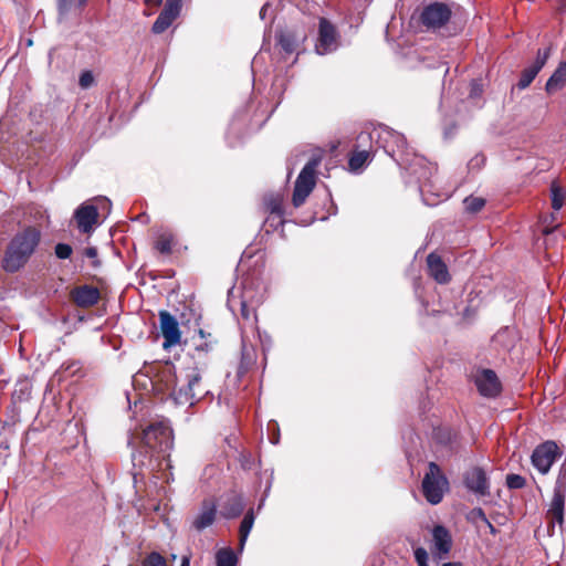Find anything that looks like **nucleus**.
<instances>
[{
    "label": "nucleus",
    "instance_id": "obj_43",
    "mask_svg": "<svg viewBox=\"0 0 566 566\" xmlns=\"http://www.w3.org/2000/svg\"><path fill=\"white\" fill-rule=\"evenodd\" d=\"M74 0H57L56 6L60 14H65L70 11Z\"/></svg>",
    "mask_w": 566,
    "mask_h": 566
},
{
    "label": "nucleus",
    "instance_id": "obj_14",
    "mask_svg": "<svg viewBox=\"0 0 566 566\" xmlns=\"http://www.w3.org/2000/svg\"><path fill=\"white\" fill-rule=\"evenodd\" d=\"M558 455V447L553 441L544 442L535 448L532 453V464L542 473L546 474Z\"/></svg>",
    "mask_w": 566,
    "mask_h": 566
},
{
    "label": "nucleus",
    "instance_id": "obj_16",
    "mask_svg": "<svg viewBox=\"0 0 566 566\" xmlns=\"http://www.w3.org/2000/svg\"><path fill=\"white\" fill-rule=\"evenodd\" d=\"M182 0H167L164 9L157 17L151 27V32L155 34L164 33L172 22L178 18L181 10Z\"/></svg>",
    "mask_w": 566,
    "mask_h": 566
},
{
    "label": "nucleus",
    "instance_id": "obj_2",
    "mask_svg": "<svg viewBox=\"0 0 566 566\" xmlns=\"http://www.w3.org/2000/svg\"><path fill=\"white\" fill-rule=\"evenodd\" d=\"M142 444L143 449H145V454H143L140 450L138 455H133L135 468L139 467L142 469L145 467L147 464L145 459H148V462H150L155 454H157L158 458L161 455L163 459L169 458V451L174 444V437L168 422L156 421L149 423L143 430Z\"/></svg>",
    "mask_w": 566,
    "mask_h": 566
},
{
    "label": "nucleus",
    "instance_id": "obj_27",
    "mask_svg": "<svg viewBox=\"0 0 566 566\" xmlns=\"http://www.w3.org/2000/svg\"><path fill=\"white\" fill-rule=\"evenodd\" d=\"M254 512H253V509H250L243 520L241 521L240 523V527H239V546H240V549H243L244 545H245V542L248 539V536L253 527V524H254Z\"/></svg>",
    "mask_w": 566,
    "mask_h": 566
},
{
    "label": "nucleus",
    "instance_id": "obj_13",
    "mask_svg": "<svg viewBox=\"0 0 566 566\" xmlns=\"http://www.w3.org/2000/svg\"><path fill=\"white\" fill-rule=\"evenodd\" d=\"M338 33L335 25L326 18H321L318 23V38L315 51L319 55L334 51L337 46Z\"/></svg>",
    "mask_w": 566,
    "mask_h": 566
},
{
    "label": "nucleus",
    "instance_id": "obj_22",
    "mask_svg": "<svg viewBox=\"0 0 566 566\" xmlns=\"http://www.w3.org/2000/svg\"><path fill=\"white\" fill-rule=\"evenodd\" d=\"M74 218L80 231L83 233H88L93 229V226L97 222V208L93 205H82L76 209Z\"/></svg>",
    "mask_w": 566,
    "mask_h": 566
},
{
    "label": "nucleus",
    "instance_id": "obj_12",
    "mask_svg": "<svg viewBox=\"0 0 566 566\" xmlns=\"http://www.w3.org/2000/svg\"><path fill=\"white\" fill-rule=\"evenodd\" d=\"M159 327L164 337L163 347L168 349L181 343V331L177 318L168 311L159 312Z\"/></svg>",
    "mask_w": 566,
    "mask_h": 566
},
{
    "label": "nucleus",
    "instance_id": "obj_34",
    "mask_svg": "<svg viewBox=\"0 0 566 566\" xmlns=\"http://www.w3.org/2000/svg\"><path fill=\"white\" fill-rule=\"evenodd\" d=\"M463 202H464L467 211H469L471 213H476V212L481 211L483 209V207L485 206V199L480 198V197H473V196L467 197Z\"/></svg>",
    "mask_w": 566,
    "mask_h": 566
},
{
    "label": "nucleus",
    "instance_id": "obj_39",
    "mask_svg": "<svg viewBox=\"0 0 566 566\" xmlns=\"http://www.w3.org/2000/svg\"><path fill=\"white\" fill-rule=\"evenodd\" d=\"M415 559L418 566H429L428 565V552L423 547H417L413 552Z\"/></svg>",
    "mask_w": 566,
    "mask_h": 566
},
{
    "label": "nucleus",
    "instance_id": "obj_52",
    "mask_svg": "<svg viewBox=\"0 0 566 566\" xmlns=\"http://www.w3.org/2000/svg\"><path fill=\"white\" fill-rule=\"evenodd\" d=\"M265 11H266V6L262 7V9L260 11V14L262 18L264 17Z\"/></svg>",
    "mask_w": 566,
    "mask_h": 566
},
{
    "label": "nucleus",
    "instance_id": "obj_30",
    "mask_svg": "<svg viewBox=\"0 0 566 566\" xmlns=\"http://www.w3.org/2000/svg\"><path fill=\"white\" fill-rule=\"evenodd\" d=\"M60 373L64 376L70 377H84L83 364L80 360H67L64 361L60 368Z\"/></svg>",
    "mask_w": 566,
    "mask_h": 566
},
{
    "label": "nucleus",
    "instance_id": "obj_42",
    "mask_svg": "<svg viewBox=\"0 0 566 566\" xmlns=\"http://www.w3.org/2000/svg\"><path fill=\"white\" fill-rule=\"evenodd\" d=\"M470 518L472 521L480 520L481 522H486L488 517L485 515V512L481 507H474L470 512Z\"/></svg>",
    "mask_w": 566,
    "mask_h": 566
},
{
    "label": "nucleus",
    "instance_id": "obj_25",
    "mask_svg": "<svg viewBox=\"0 0 566 566\" xmlns=\"http://www.w3.org/2000/svg\"><path fill=\"white\" fill-rule=\"evenodd\" d=\"M244 511V502L240 495L233 494L228 497L223 506V516L226 518H235Z\"/></svg>",
    "mask_w": 566,
    "mask_h": 566
},
{
    "label": "nucleus",
    "instance_id": "obj_37",
    "mask_svg": "<svg viewBox=\"0 0 566 566\" xmlns=\"http://www.w3.org/2000/svg\"><path fill=\"white\" fill-rule=\"evenodd\" d=\"M485 163H486L485 155L480 153V154H476L475 156H473L469 160L468 168L470 171H479L485 166Z\"/></svg>",
    "mask_w": 566,
    "mask_h": 566
},
{
    "label": "nucleus",
    "instance_id": "obj_28",
    "mask_svg": "<svg viewBox=\"0 0 566 566\" xmlns=\"http://www.w3.org/2000/svg\"><path fill=\"white\" fill-rule=\"evenodd\" d=\"M370 159L368 150H353L348 158V167L350 171L360 170Z\"/></svg>",
    "mask_w": 566,
    "mask_h": 566
},
{
    "label": "nucleus",
    "instance_id": "obj_48",
    "mask_svg": "<svg viewBox=\"0 0 566 566\" xmlns=\"http://www.w3.org/2000/svg\"><path fill=\"white\" fill-rule=\"evenodd\" d=\"M485 526L488 527V530L490 531L491 534L495 535L497 530L494 527V525L489 521V518L486 520V522H484Z\"/></svg>",
    "mask_w": 566,
    "mask_h": 566
},
{
    "label": "nucleus",
    "instance_id": "obj_1",
    "mask_svg": "<svg viewBox=\"0 0 566 566\" xmlns=\"http://www.w3.org/2000/svg\"><path fill=\"white\" fill-rule=\"evenodd\" d=\"M42 239L41 230L27 226L18 231L6 247L1 266L7 273H17L23 269L35 253Z\"/></svg>",
    "mask_w": 566,
    "mask_h": 566
},
{
    "label": "nucleus",
    "instance_id": "obj_21",
    "mask_svg": "<svg viewBox=\"0 0 566 566\" xmlns=\"http://www.w3.org/2000/svg\"><path fill=\"white\" fill-rule=\"evenodd\" d=\"M564 506H565V485L563 483L556 484L554 489L553 499L547 511V518L552 523V527L557 523L559 526L564 523Z\"/></svg>",
    "mask_w": 566,
    "mask_h": 566
},
{
    "label": "nucleus",
    "instance_id": "obj_9",
    "mask_svg": "<svg viewBox=\"0 0 566 566\" xmlns=\"http://www.w3.org/2000/svg\"><path fill=\"white\" fill-rule=\"evenodd\" d=\"M463 485L478 497L490 496V479L481 467H471L463 473Z\"/></svg>",
    "mask_w": 566,
    "mask_h": 566
},
{
    "label": "nucleus",
    "instance_id": "obj_17",
    "mask_svg": "<svg viewBox=\"0 0 566 566\" xmlns=\"http://www.w3.org/2000/svg\"><path fill=\"white\" fill-rule=\"evenodd\" d=\"M552 48L547 46L545 49H538L536 53V59L533 62L532 65L525 67L520 76V80L517 82V87L520 90H525L531 85V83L534 81V78L537 76L539 71L544 67L546 64L549 55H551Z\"/></svg>",
    "mask_w": 566,
    "mask_h": 566
},
{
    "label": "nucleus",
    "instance_id": "obj_3",
    "mask_svg": "<svg viewBox=\"0 0 566 566\" xmlns=\"http://www.w3.org/2000/svg\"><path fill=\"white\" fill-rule=\"evenodd\" d=\"M185 345L188 347L187 354L195 365L192 369L202 371L214 357L217 339L210 333L199 328L195 335L185 340Z\"/></svg>",
    "mask_w": 566,
    "mask_h": 566
},
{
    "label": "nucleus",
    "instance_id": "obj_11",
    "mask_svg": "<svg viewBox=\"0 0 566 566\" xmlns=\"http://www.w3.org/2000/svg\"><path fill=\"white\" fill-rule=\"evenodd\" d=\"M176 368L172 364H166L157 370L151 378L153 390L158 395H168L172 398V391L178 385Z\"/></svg>",
    "mask_w": 566,
    "mask_h": 566
},
{
    "label": "nucleus",
    "instance_id": "obj_41",
    "mask_svg": "<svg viewBox=\"0 0 566 566\" xmlns=\"http://www.w3.org/2000/svg\"><path fill=\"white\" fill-rule=\"evenodd\" d=\"M265 224H268L273 230H276L279 227H282L284 224L283 216L277 214H270L265 220Z\"/></svg>",
    "mask_w": 566,
    "mask_h": 566
},
{
    "label": "nucleus",
    "instance_id": "obj_15",
    "mask_svg": "<svg viewBox=\"0 0 566 566\" xmlns=\"http://www.w3.org/2000/svg\"><path fill=\"white\" fill-rule=\"evenodd\" d=\"M431 553L434 558L444 559L449 556L453 541L450 531L443 525H434L432 531Z\"/></svg>",
    "mask_w": 566,
    "mask_h": 566
},
{
    "label": "nucleus",
    "instance_id": "obj_46",
    "mask_svg": "<svg viewBox=\"0 0 566 566\" xmlns=\"http://www.w3.org/2000/svg\"><path fill=\"white\" fill-rule=\"evenodd\" d=\"M145 4L148 7H159L163 3V0H144Z\"/></svg>",
    "mask_w": 566,
    "mask_h": 566
},
{
    "label": "nucleus",
    "instance_id": "obj_19",
    "mask_svg": "<svg viewBox=\"0 0 566 566\" xmlns=\"http://www.w3.org/2000/svg\"><path fill=\"white\" fill-rule=\"evenodd\" d=\"M70 300L77 307L88 308L98 303L101 292L96 286L84 284L71 290Z\"/></svg>",
    "mask_w": 566,
    "mask_h": 566
},
{
    "label": "nucleus",
    "instance_id": "obj_45",
    "mask_svg": "<svg viewBox=\"0 0 566 566\" xmlns=\"http://www.w3.org/2000/svg\"><path fill=\"white\" fill-rule=\"evenodd\" d=\"M84 255L88 259H95L97 256V250L94 247H88L84 250Z\"/></svg>",
    "mask_w": 566,
    "mask_h": 566
},
{
    "label": "nucleus",
    "instance_id": "obj_50",
    "mask_svg": "<svg viewBox=\"0 0 566 566\" xmlns=\"http://www.w3.org/2000/svg\"><path fill=\"white\" fill-rule=\"evenodd\" d=\"M442 566H462V564L459 562H448L444 563Z\"/></svg>",
    "mask_w": 566,
    "mask_h": 566
},
{
    "label": "nucleus",
    "instance_id": "obj_53",
    "mask_svg": "<svg viewBox=\"0 0 566 566\" xmlns=\"http://www.w3.org/2000/svg\"><path fill=\"white\" fill-rule=\"evenodd\" d=\"M387 154H389L390 156H392V153L388 149H386Z\"/></svg>",
    "mask_w": 566,
    "mask_h": 566
},
{
    "label": "nucleus",
    "instance_id": "obj_47",
    "mask_svg": "<svg viewBox=\"0 0 566 566\" xmlns=\"http://www.w3.org/2000/svg\"><path fill=\"white\" fill-rule=\"evenodd\" d=\"M391 137L392 139L397 143V144H401L403 145L405 144V138L402 135L400 134H391Z\"/></svg>",
    "mask_w": 566,
    "mask_h": 566
},
{
    "label": "nucleus",
    "instance_id": "obj_5",
    "mask_svg": "<svg viewBox=\"0 0 566 566\" xmlns=\"http://www.w3.org/2000/svg\"><path fill=\"white\" fill-rule=\"evenodd\" d=\"M201 371L190 369L184 379V382L172 391V399L178 405H193L195 400L202 398L208 390L202 386Z\"/></svg>",
    "mask_w": 566,
    "mask_h": 566
},
{
    "label": "nucleus",
    "instance_id": "obj_49",
    "mask_svg": "<svg viewBox=\"0 0 566 566\" xmlns=\"http://www.w3.org/2000/svg\"><path fill=\"white\" fill-rule=\"evenodd\" d=\"M180 566H190V556L189 555L182 556Z\"/></svg>",
    "mask_w": 566,
    "mask_h": 566
},
{
    "label": "nucleus",
    "instance_id": "obj_44",
    "mask_svg": "<svg viewBox=\"0 0 566 566\" xmlns=\"http://www.w3.org/2000/svg\"><path fill=\"white\" fill-rule=\"evenodd\" d=\"M251 315L256 318V315L254 313V310H250L248 307V305L243 302L242 303V306H241V316L244 318V319H250Z\"/></svg>",
    "mask_w": 566,
    "mask_h": 566
},
{
    "label": "nucleus",
    "instance_id": "obj_35",
    "mask_svg": "<svg viewBox=\"0 0 566 566\" xmlns=\"http://www.w3.org/2000/svg\"><path fill=\"white\" fill-rule=\"evenodd\" d=\"M140 566H167V562L161 554L151 552L145 556Z\"/></svg>",
    "mask_w": 566,
    "mask_h": 566
},
{
    "label": "nucleus",
    "instance_id": "obj_33",
    "mask_svg": "<svg viewBox=\"0 0 566 566\" xmlns=\"http://www.w3.org/2000/svg\"><path fill=\"white\" fill-rule=\"evenodd\" d=\"M254 364V354L253 349H249L245 346L242 347L241 352V360L238 367V375H244L250 367Z\"/></svg>",
    "mask_w": 566,
    "mask_h": 566
},
{
    "label": "nucleus",
    "instance_id": "obj_10",
    "mask_svg": "<svg viewBox=\"0 0 566 566\" xmlns=\"http://www.w3.org/2000/svg\"><path fill=\"white\" fill-rule=\"evenodd\" d=\"M478 392L485 398H496L502 392V384L493 369H479L474 376Z\"/></svg>",
    "mask_w": 566,
    "mask_h": 566
},
{
    "label": "nucleus",
    "instance_id": "obj_6",
    "mask_svg": "<svg viewBox=\"0 0 566 566\" xmlns=\"http://www.w3.org/2000/svg\"><path fill=\"white\" fill-rule=\"evenodd\" d=\"M319 161V158H311L298 174L292 196V203L295 208L301 207L313 191L316 185V168Z\"/></svg>",
    "mask_w": 566,
    "mask_h": 566
},
{
    "label": "nucleus",
    "instance_id": "obj_29",
    "mask_svg": "<svg viewBox=\"0 0 566 566\" xmlns=\"http://www.w3.org/2000/svg\"><path fill=\"white\" fill-rule=\"evenodd\" d=\"M175 244V238L171 233H161L157 237L154 242V249L160 254L170 255L172 253V247Z\"/></svg>",
    "mask_w": 566,
    "mask_h": 566
},
{
    "label": "nucleus",
    "instance_id": "obj_40",
    "mask_svg": "<svg viewBox=\"0 0 566 566\" xmlns=\"http://www.w3.org/2000/svg\"><path fill=\"white\" fill-rule=\"evenodd\" d=\"M93 83H94V76L91 71H84L81 73L80 78H78V85L82 88H84V90L88 88L93 85Z\"/></svg>",
    "mask_w": 566,
    "mask_h": 566
},
{
    "label": "nucleus",
    "instance_id": "obj_32",
    "mask_svg": "<svg viewBox=\"0 0 566 566\" xmlns=\"http://www.w3.org/2000/svg\"><path fill=\"white\" fill-rule=\"evenodd\" d=\"M237 556L231 548H221L216 554L217 566H235Z\"/></svg>",
    "mask_w": 566,
    "mask_h": 566
},
{
    "label": "nucleus",
    "instance_id": "obj_38",
    "mask_svg": "<svg viewBox=\"0 0 566 566\" xmlns=\"http://www.w3.org/2000/svg\"><path fill=\"white\" fill-rule=\"evenodd\" d=\"M54 253H55L57 259L66 260V259L71 258V255L73 253V249L67 243H57L54 247Z\"/></svg>",
    "mask_w": 566,
    "mask_h": 566
},
{
    "label": "nucleus",
    "instance_id": "obj_24",
    "mask_svg": "<svg viewBox=\"0 0 566 566\" xmlns=\"http://www.w3.org/2000/svg\"><path fill=\"white\" fill-rule=\"evenodd\" d=\"M566 86V62L560 61L545 84V92L553 95Z\"/></svg>",
    "mask_w": 566,
    "mask_h": 566
},
{
    "label": "nucleus",
    "instance_id": "obj_26",
    "mask_svg": "<svg viewBox=\"0 0 566 566\" xmlns=\"http://www.w3.org/2000/svg\"><path fill=\"white\" fill-rule=\"evenodd\" d=\"M263 203L270 214L284 216L283 196L281 193L265 195Z\"/></svg>",
    "mask_w": 566,
    "mask_h": 566
},
{
    "label": "nucleus",
    "instance_id": "obj_36",
    "mask_svg": "<svg viewBox=\"0 0 566 566\" xmlns=\"http://www.w3.org/2000/svg\"><path fill=\"white\" fill-rule=\"evenodd\" d=\"M505 483L510 490H520L525 488L526 479L520 474L510 473L506 475Z\"/></svg>",
    "mask_w": 566,
    "mask_h": 566
},
{
    "label": "nucleus",
    "instance_id": "obj_31",
    "mask_svg": "<svg viewBox=\"0 0 566 566\" xmlns=\"http://www.w3.org/2000/svg\"><path fill=\"white\" fill-rule=\"evenodd\" d=\"M565 198L566 192L563 187L557 181H553L551 185L552 208L558 211L563 207Z\"/></svg>",
    "mask_w": 566,
    "mask_h": 566
},
{
    "label": "nucleus",
    "instance_id": "obj_23",
    "mask_svg": "<svg viewBox=\"0 0 566 566\" xmlns=\"http://www.w3.org/2000/svg\"><path fill=\"white\" fill-rule=\"evenodd\" d=\"M427 266L429 275L439 284H448L451 281V275L448 271L447 264L439 254L434 252L428 254Z\"/></svg>",
    "mask_w": 566,
    "mask_h": 566
},
{
    "label": "nucleus",
    "instance_id": "obj_20",
    "mask_svg": "<svg viewBox=\"0 0 566 566\" xmlns=\"http://www.w3.org/2000/svg\"><path fill=\"white\" fill-rule=\"evenodd\" d=\"M518 340L517 332L513 327L500 328L491 339V346L499 354L510 353Z\"/></svg>",
    "mask_w": 566,
    "mask_h": 566
},
{
    "label": "nucleus",
    "instance_id": "obj_51",
    "mask_svg": "<svg viewBox=\"0 0 566 566\" xmlns=\"http://www.w3.org/2000/svg\"><path fill=\"white\" fill-rule=\"evenodd\" d=\"M369 137H370L369 135H363V134H360V135L358 136V140H361V139L369 140V139H370Z\"/></svg>",
    "mask_w": 566,
    "mask_h": 566
},
{
    "label": "nucleus",
    "instance_id": "obj_18",
    "mask_svg": "<svg viewBox=\"0 0 566 566\" xmlns=\"http://www.w3.org/2000/svg\"><path fill=\"white\" fill-rule=\"evenodd\" d=\"M217 513L216 501L213 499H205L200 504L199 512L191 521V527L197 532H202L214 523Z\"/></svg>",
    "mask_w": 566,
    "mask_h": 566
},
{
    "label": "nucleus",
    "instance_id": "obj_7",
    "mask_svg": "<svg viewBox=\"0 0 566 566\" xmlns=\"http://www.w3.org/2000/svg\"><path fill=\"white\" fill-rule=\"evenodd\" d=\"M276 45L285 54L297 52L307 39V32L303 25L285 27L276 31Z\"/></svg>",
    "mask_w": 566,
    "mask_h": 566
},
{
    "label": "nucleus",
    "instance_id": "obj_4",
    "mask_svg": "<svg viewBox=\"0 0 566 566\" xmlns=\"http://www.w3.org/2000/svg\"><path fill=\"white\" fill-rule=\"evenodd\" d=\"M421 489L424 499L432 505L441 503L444 493L449 490V481L436 462H429Z\"/></svg>",
    "mask_w": 566,
    "mask_h": 566
},
{
    "label": "nucleus",
    "instance_id": "obj_8",
    "mask_svg": "<svg viewBox=\"0 0 566 566\" xmlns=\"http://www.w3.org/2000/svg\"><path fill=\"white\" fill-rule=\"evenodd\" d=\"M452 11L444 2H432L422 9L420 22L428 30H437L444 27L451 19Z\"/></svg>",
    "mask_w": 566,
    "mask_h": 566
}]
</instances>
